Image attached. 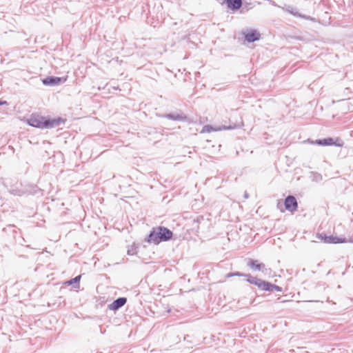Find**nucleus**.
<instances>
[{
	"mask_svg": "<svg viewBox=\"0 0 353 353\" xmlns=\"http://www.w3.org/2000/svg\"><path fill=\"white\" fill-rule=\"evenodd\" d=\"M314 143L319 145H327V146H337V147H342L343 145V142L340 138H336L333 139L331 137L323 139H319L316 140Z\"/></svg>",
	"mask_w": 353,
	"mask_h": 353,
	"instance_id": "obj_5",
	"label": "nucleus"
},
{
	"mask_svg": "<svg viewBox=\"0 0 353 353\" xmlns=\"http://www.w3.org/2000/svg\"><path fill=\"white\" fill-rule=\"evenodd\" d=\"M261 34L256 30H251L245 34V39L248 42H254L260 39Z\"/></svg>",
	"mask_w": 353,
	"mask_h": 353,
	"instance_id": "obj_9",
	"label": "nucleus"
},
{
	"mask_svg": "<svg viewBox=\"0 0 353 353\" xmlns=\"http://www.w3.org/2000/svg\"><path fill=\"white\" fill-rule=\"evenodd\" d=\"M80 279H81V276L79 275V276H77L75 278L70 280L66 283H68V285H72L74 283L79 282L80 281Z\"/></svg>",
	"mask_w": 353,
	"mask_h": 353,
	"instance_id": "obj_13",
	"label": "nucleus"
},
{
	"mask_svg": "<svg viewBox=\"0 0 353 353\" xmlns=\"http://www.w3.org/2000/svg\"><path fill=\"white\" fill-rule=\"evenodd\" d=\"M67 77H48L42 80L44 85H57L61 83L65 82Z\"/></svg>",
	"mask_w": 353,
	"mask_h": 353,
	"instance_id": "obj_6",
	"label": "nucleus"
},
{
	"mask_svg": "<svg viewBox=\"0 0 353 353\" xmlns=\"http://www.w3.org/2000/svg\"><path fill=\"white\" fill-rule=\"evenodd\" d=\"M215 130L210 125H205L203 128V130H202V132H208V133H210V132H212L213 131H214Z\"/></svg>",
	"mask_w": 353,
	"mask_h": 353,
	"instance_id": "obj_12",
	"label": "nucleus"
},
{
	"mask_svg": "<svg viewBox=\"0 0 353 353\" xmlns=\"http://www.w3.org/2000/svg\"><path fill=\"white\" fill-rule=\"evenodd\" d=\"M172 232L165 227H157L153 228L148 236V242L159 244L161 241H167L172 239Z\"/></svg>",
	"mask_w": 353,
	"mask_h": 353,
	"instance_id": "obj_2",
	"label": "nucleus"
},
{
	"mask_svg": "<svg viewBox=\"0 0 353 353\" xmlns=\"http://www.w3.org/2000/svg\"><path fill=\"white\" fill-rule=\"evenodd\" d=\"M316 238L321 242L327 244H338L346 242L345 238L343 236H327L325 233H318Z\"/></svg>",
	"mask_w": 353,
	"mask_h": 353,
	"instance_id": "obj_4",
	"label": "nucleus"
},
{
	"mask_svg": "<svg viewBox=\"0 0 353 353\" xmlns=\"http://www.w3.org/2000/svg\"><path fill=\"white\" fill-rule=\"evenodd\" d=\"M249 267L254 270H263L265 268V264L260 263L257 260L249 259L248 261Z\"/></svg>",
	"mask_w": 353,
	"mask_h": 353,
	"instance_id": "obj_10",
	"label": "nucleus"
},
{
	"mask_svg": "<svg viewBox=\"0 0 353 353\" xmlns=\"http://www.w3.org/2000/svg\"><path fill=\"white\" fill-rule=\"evenodd\" d=\"M127 301V299L124 297L119 298L109 305V309L111 310H117L121 307L123 306Z\"/></svg>",
	"mask_w": 353,
	"mask_h": 353,
	"instance_id": "obj_8",
	"label": "nucleus"
},
{
	"mask_svg": "<svg viewBox=\"0 0 353 353\" xmlns=\"http://www.w3.org/2000/svg\"><path fill=\"white\" fill-rule=\"evenodd\" d=\"M285 207L287 210L291 212L296 211L298 207V203L295 197L293 196H288L285 199Z\"/></svg>",
	"mask_w": 353,
	"mask_h": 353,
	"instance_id": "obj_7",
	"label": "nucleus"
},
{
	"mask_svg": "<svg viewBox=\"0 0 353 353\" xmlns=\"http://www.w3.org/2000/svg\"><path fill=\"white\" fill-rule=\"evenodd\" d=\"M228 7L232 10H238L242 6L241 0H226Z\"/></svg>",
	"mask_w": 353,
	"mask_h": 353,
	"instance_id": "obj_11",
	"label": "nucleus"
},
{
	"mask_svg": "<svg viewBox=\"0 0 353 353\" xmlns=\"http://www.w3.org/2000/svg\"><path fill=\"white\" fill-rule=\"evenodd\" d=\"M27 122L30 125L37 128H53L63 125L65 119L61 117L50 119L39 114H32Z\"/></svg>",
	"mask_w": 353,
	"mask_h": 353,
	"instance_id": "obj_1",
	"label": "nucleus"
},
{
	"mask_svg": "<svg viewBox=\"0 0 353 353\" xmlns=\"http://www.w3.org/2000/svg\"><path fill=\"white\" fill-rule=\"evenodd\" d=\"M247 281L251 284H254L256 285L259 288L265 291H277L281 292L282 288L278 285L271 284L270 283L258 279L256 277H253L252 276H248Z\"/></svg>",
	"mask_w": 353,
	"mask_h": 353,
	"instance_id": "obj_3",
	"label": "nucleus"
},
{
	"mask_svg": "<svg viewBox=\"0 0 353 353\" xmlns=\"http://www.w3.org/2000/svg\"><path fill=\"white\" fill-rule=\"evenodd\" d=\"M6 103H7L6 101H0V105H4V104H6Z\"/></svg>",
	"mask_w": 353,
	"mask_h": 353,
	"instance_id": "obj_14",
	"label": "nucleus"
}]
</instances>
